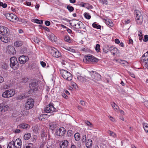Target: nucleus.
<instances>
[{"mask_svg": "<svg viewBox=\"0 0 148 148\" xmlns=\"http://www.w3.org/2000/svg\"><path fill=\"white\" fill-rule=\"evenodd\" d=\"M10 66L13 69L16 70L19 67V64L15 57H11L10 59Z\"/></svg>", "mask_w": 148, "mask_h": 148, "instance_id": "f257e3e1", "label": "nucleus"}, {"mask_svg": "<svg viewBox=\"0 0 148 148\" xmlns=\"http://www.w3.org/2000/svg\"><path fill=\"white\" fill-rule=\"evenodd\" d=\"M60 74L62 77L68 81H71L72 78L71 74L67 71L62 70L60 71Z\"/></svg>", "mask_w": 148, "mask_h": 148, "instance_id": "f03ea898", "label": "nucleus"}, {"mask_svg": "<svg viewBox=\"0 0 148 148\" xmlns=\"http://www.w3.org/2000/svg\"><path fill=\"white\" fill-rule=\"evenodd\" d=\"M134 13L137 24L141 25L143 22V16L141 13L139 11L136 10Z\"/></svg>", "mask_w": 148, "mask_h": 148, "instance_id": "7ed1b4c3", "label": "nucleus"}, {"mask_svg": "<svg viewBox=\"0 0 148 148\" xmlns=\"http://www.w3.org/2000/svg\"><path fill=\"white\" fill-rule=\"evenodd\" d=\"M15 94V91L14 89H10L5 90L2 94L3 97L9 98L14 96Z\"/></svg>", "mask_w": 148, "mask_h": 148, "instance_id": "20e7f679", "label": "nucleus"}, {"mask_svg": "<svg viewBox=\"0 0 148 148\" xmlns=\"http://www.w3.org/2000/svg\"><path fill=\"white\" fill-rule=\"evenodd\" d=\"M50 53L53 57L55 58H58L61 56V54L58 51L53 47L51 48L50 50Z\"/></svg>", "mask_w": 148, "mask_h": 148, "instance_id": "39448f33", "label": "nucleus"}, {"mask_svg": "<svg viewBox=\"0 0 148 148\" xmlns=\"http://www.w3.org/2000/svg\"><path fill=\"white\" fill-rule=\"evenodd\" d=\"M34 101L33 99H28L25 103V108L26 110H29L32 108L34 105Z\"/></svg>", "mask_w": 148, "mask_h": 148, "instance_id": "423d86ee", "label": "nucleus"}, {"mask_svg": "<svg viewBox=\"0 0 148 148\" xmlns=\"http://www.w3.org/2000/svg\"><path fill=\"white\" fill-rule=\"evenodd\" d=\"M92 72L93 73L92 74L91 72L90 73V75L92 78L95 79V80L97 82L101 80V76L99 74L96 73V72H94L93 71Z\"/></svg>", "mask_w": 148, "mask_h": 148, "instance_id": "0eeeda50", "label": "nucleus"}, {"mask_svg": "<svg viewBox=\"0 0 148 148\" xmlns=\"http://www.w3.org/2000/svg\"><path fill=\"white\" fill-rule=\"evenodd\" d=\"M38 85L37 81H35L29 84V87L34 92L37 90Z\"/></svg>", "mask_w": 148, "mask_h": 148, "instance_id": "6e6552de", "label": "nucleus"}, {"mask_svg": "<svg viewBox=\"0 0 148 148\" xmlns=\"http://www.w3.org/2000/svg\"><path fill=\"white\" fill-rule=\"evenodd\" d=\"M56 108H54L52 104H49V105L46 106L45 109V112L47 113L52 112L55 111Z\"/></svg>", "mask_w": 148, "mask_h": 148, "instance_id": "1a4fd4ad", "label": "nucleus"}, {"mask_svg": "<svg viewBox=\"0 0 148 148\" xmlns=\"http://www.w3.org/2000/svg\"><path fill=\"white\" fill-rule=\"evenodd\" d=\"M82 24V23L81 22L76 20H73L72 23H70L71 25H73L74 27L77 29L80 28V25Z\"/></svg>", "mask_w": 148, "mask_h": 148, "instance_id": "9d476101", "label": "nucleus"}, {"mask_svg": "<svg viewBox=\"0 0 148 148\" xmlns=\"http://www.w3.org/2000/svg\"><path fill=\"white\" fill-rule=\"evenodd\" d=\"M18 60L21 64H23L28 60L29 58L27 56L23 55L19 57Z\"/></svg>", "mask_w": 148, "mask_h": 148, "instance_id": "9b49d317", "label": "nucleus"}, {"mask_svg": "<svg viewBox=\"0 0 148 148\" xmlns=\"http://www.w3.org/2000/svg\"><path fill=\"white\" fill-rule=\"evenodd\" d=\"M65 129L63 127H61L57 130L56 133L59 136H62L65 134Z\"/></svg>", "mask_w": 148, "mask_h": 148, "instance_id": "f8f14e48", "label": "nucleus"}, {"mask_svg": "<svg viewBox=\"0 0 148 148\" xmlns=\"http://www.w3.org/2000/svg\"><path fill=\"white\" fill-rule=\"evenodd\" d=\"M8 29L3 26H0V33L2 34L1 35L8 34Z\"/></svg>", "mask_w": 148, "mask_h": 148, "instance_id": "ddd939ff", "label": "nucleus"}, {"mask_svg": "<svg viewBox=\"0 0 148 148\" xmlns=\"http://www.w3.org/2000/svg\"><path fill=\"white\" fill-rule=\"evenodd\" d=\"M13 144L15 145L16 148H21V140L19 138H17L14 142Z\"/></svg>", "mask_w": 148, "mask_h": 148, "instance_id": "4468645a", "label": "nucleus"}, {"mask_svg": "<svg viewBox=\"0 0 148 148\" xmlns=\"http://www.w3.org/2000/svg\"><path fill=\"white\" fill-rule=\"evenodd\" d=\"M9 109V107L8 106H4L3 104H0V112H5Z\"/></svg>", "mask_w": 148, "mask_h": 148, "instance_id": "2eb2a0df", "label": "nucleus"}, {"mask_svg": "<svg viewBox=\"0 0 148 148\" xmlns=\"http://www.w3.org/2000/svg\"><path fill=\"white\" fill-rule=\"evenodd\" d=\"M92 56L90 55L89 56H85L84 59L83 60L84 62L87 63H90L92 59Z\"/></svg>", "mask_w": 148, "mask_h": 148, "instance_id": "dca6fc26", "label": "nucleus"}, {"mask_svg": "<svg viewBox=\"0 0 148 148\" xmlns=\"http://www.w3.org/2000/svg\"><path fill=\"white\" fill-rule=\"evenodd\" d=\"M0 39L1 41L5 43H7L10 40V39L5 35L0 36Z\"/></svg>", "mask_w": 148, "mask_h": 148, "instance_id": "f3484780", "label": "nucleus"}, {"mask_svg": "<svg viewBox=\"0 0 148 148\" xmlns=\"http://www.w3.org/2000/svg\"><path fill=\"white\" fill-rule=\"evenodd\" d=\"M8 51L9 53L10 54L14 55L16 53V52L14 48L11 46H8Z\"/></svg>", "mask_w": 148, "mask_h": 148, "instance_id": "a211bd4d", "label": "nucleus"}, {"mask_svg": "<svg viewBox=\"0 0 148 148\" xmlns=\"http://www.w3.org/2000/svg\"><path fill=\"white\" fill-rule=\"evenodd\" d=\"M109 51L114 55L116 54L118 52V50L117 49L113 47H111L109 48Z\"/></svg>", "mask_w": 148, "mask_h": 148, "instance_id": "6ab92c4d", "label": "nucleus"}, {"mask_svg": "<svg viewBox=\"0 0 148 148\" xmlns=\"http://www.w3.org/2000/svg\"><path fill=\"white\" fill-rule=\"evenodd\" d=\"M14 14L10 13H8L6 14L5 16L8 20L13 22V18Z\"/></svg>", "mask_w": 148, "mask_h": 148, "instance_id": "aec40b11", "label": "nucleus"}, {"mask_svg": "<svg viewBox=\"0 0 148 148\" xmlns=\"http://www.w3.org/2000/svg\"><path fill=\"white\" fill-rule=\"evenodd\" d=\"M62 142L60 148H67L69 144L68 141L67 140H64L62 141Z\"/></svg>", "mask_w": 148, "mask_h": 148, "instance_id": "412c9836", "label": "nucleus"}, {"mask_svg": "<svg viewBox=\"0 0 148 148\" xmlns=\"http://www.w3.org/2000/svg\"><path fill=\"white\" fill-rule=\"evenodd\" d=\"M29 125L28 124L25 123L20 124L17 127L18 128L24 129H27V128H29Z\"/></svg>", "mask_w": 148, "mask_h": 148, "instance_id": "4be33fe9", "label": "nucleus"}, {"mask_svg": "<svg viewBox=\"0 0 148 148\" xmlns=\"http://www.w3.org/2000/svg\"><path fill=\"white\" fill-rule=\"evenodd\" d=\"M92 145V140L90 139H88V142L86 143V146L88 148H90Z\"/></svg>", "mask_w": 148, "mask_h": 148, "instance_id": "5701e85b", "label": "nucleus"}, {"mask_svg": "<svg viewBox=\"0 0 148 148\" xmlns=\"http://www.w3.org/2000/svg\"><path fill=\"white\" fill-rule=\"evenodd\" d=\"M32 22L37 23L38 24H42L43 23V20H40L38 19H34L31 20Z\"/></svg>", "mask_w": 148, "mask_h": 148, "instance_id": "b1692460", "label": "nucleus"}, {"mask_svg": "<svg viewBox=\"0 0 148 148\" xmlns=\"http://www.w3.org/2000/svg\"><path fill=\"white\" fill-rule=\"evenodd\" d=\"M27 110L24 109L20 113L23 116H27L28 115L29 113V111Z\"/></svg>", "mask_w": 148, "mask_h": 148, "instance_id": "393cba45", "label": "nucleus"}, {"mask_svg": "<svg viewBox=\"0 0 148 148\" xmlns=\"http://www.w3.org/2000/svg\"><path fill=\"white\" fill-rule=\"evenodd\" d=\"M23 45L21 41H16L14 43V45L16 47H19Z\"/></svg>", "mask_w": 148, "mask_h": 148, "instance_id": "a878e982", "label": "nucleus"}, {"mask_svg": "<svg viewBox=\"0 0 148 148\" xmlns=\"http://www.w3.org/2000/svg\"><path fill=\"white\" fill-rule=\"evenodd\" d=\"M89 78L90 79L89 82L90 83L93 85H95L96 83H98V82L96 81L95 79H94L93 78H92V77H89Z\"/></svg>", "mask_w": 148, "mask_h": 148, "instance_id": "bb28decb", "label": "nucleus"}, {"mask_svg": "<svg viewBox=\"0 0 148 148\" xmlns=\"http://www.w3.org/2000/svg\"><path fill=\"white\" fill-rule=\"evenodd\" d=\"M14 142L13 141H12L8 145L7 148H14L15 147V145L13 144Z\"/></svg>", "mask_w": 148, "mask_h": 148, "instance_id": "cd10ccee", "label": "nucleus"}, {"mask_svg": "<svg viewBox=\"0 0 148 148\" xmlns=\"http://www.w3.org/2000/svg\"><path fill=\"white\" fill-rule=\"evenodd\" d=\"M31 137V134L30 133H28L25 134L24 136V138L25 140H28Z\"/></svg>", "mask_w": 148, "mask_h": 148, "instance_id": "c85d7f7f", "label": "nucleus"}, {"mask_svg": "<svg viewBox=\"0 0 148 148\" xmlns=\"http://www.w3.org/2000/svg\"><path fill=\"white\" fill-rule=\"evenodd\" d=\"M74 137L76 141H79L80 138L79 134L78 133H75L74 135Z\"/></svg>", "mask_w": 148, "mask_h": 148, "instance_id": "c756f323", "label": "nucleus"}, {"mask_svg": "<svg viewBox=\"0 0 148 148\" xmlns=\"http://www.w3.org/2000/svg\"><path fill=\"white\" fill-rule=\"evenodd\" d=\"M92 59L90 63H96L98 61V59L95 57L94 56H92Z\"/></svg>", "mask_w": 148, "mask_h": 148, "instance_id": "7c9ffc66", "label": "nucleus"}, {"mask_svg": "<svg viewBox=\"0 0 148 148\" xmlns=\"http://www.w3.org/2000/svg\"><path fill=\"white\" fill-rule=\"evenodd\" d=\"M106 24L112 27L113 25V24L112 22L110 20H106Z\"/></svg>", "mask_w": 148, "mask_h": 148, "instance_id": "2f4dec72", "label": "nucleus"}, {"mask_svg": "<svg viewBox=\"0 0 148 148\" xmlns=\"http://www.w3.org/2000/svg\"><path fill=\"white\" fill-rule=\"evenodd\" d=\"M143 127L145 131L146 132H148V124L144 123L143 124Z\"/></svg>", "mask_w": 148, "mask_h": 148, "instance_id": "473e14b6", "label": "nucleus"}, {"mask_svg": "<svg viewBox=\"0 0 148 148\" xmlns=\"http://www.w3.org/2000/svg\"><path fill=\"white\" fill-rule=\"evenodd\" d=\"M112 106L114 108L115 110H117L119 109V106L114 102L111 104Z\"/></svg>", "mask_w": 148, "mask_h": 148, "instance_id": "72a5a7b5", "label": "nucleus"}, {"mask_svg": "<svg viewBox=\"0 0 148 148\" xmlns=\"http://www.w3.org/2000/svg\"><path fill=\"white\" fill-rule=\"evenodd\" d=\"M108 133L110 134V136H112L114 138L116 137V134L113 132L109 130L108 131Z\"/></svg>", "mask_w": 148, "mask_h": 148, "instance_id": "f704fd0d", "label": "nucleus"}, {"mask_svg": "<svg viewBox=\"0 0 148 148\" xmlns=\"http://www.w3.org/2000/svg\"><path fill=\"white\" fill-rule=\"evenodd\" d=\"M64 40L66 42H71V41L70 37L67 35H66L65 36Z\"/></svg>", "mask_w": 148, "mask_h": 148, "instance_id": "c9c22d12", "label": "nucleus"}, {"mask_svg": "<svg viewBox=\"0 0 148 148\" xmlns=\"http://www.w3.org/2000/svg\"><path fill=\"white\" fill-rule=\"evenodd\" d=\"M47 115V114H42L39 117V120H42V119H45L46 118Z\"/></svg>", "mask_w": 148, "mask_h": 148, "instance_id": "e433bc0d", "label": "nucleus"}, {"mask_svg": "<svg viewBox=\"0 0 148 148\" xmlns=\"http://www.w3.org/2000/svg\"><path fill=\"white\" fill-rule=\"evenodd\" d=\"M148 56H147L145 57L144 56H142L141 59V61L142 62H145L147 61V62L148 61Z\"/></svg>", "mask_w": 148, "mask_h": 148, "instance_id": "4c0bfd02", "label": "nucleus"}, {"mask_svg": "<svg viewBox=\"0 0 148 148\" xmlns=\"http://www.w3.org/2000/svg\"><path fill=\"white\" fill-rule=\"evenodd\" d=\"M66 8L70 12H72L74 10V8L69 5H67Z\"/></svg>", "mask_w": 148, "mask_h": 148, "instance_id": "58836bf2", "label": "nucleus"}, {"mask_svg": "<svg viewBox=\"0 0 148 148\" xmlns=\"http://www.w3.org/2000/svg\"><path fill=\"white\" fill-rule=\"evenodd\" d=\"M81 140L83 143H86V135H84L83 136L81 139Z\"/></svg>", "mask_w": 148, "mask_h": 148, "instance_id": "ea45409f", "label": "nucleus"}, {"mask_svg": "<svg viewBox=\"0 0 148 148\" xmlns=\"http://www.w3.org/2000/svg\"><path fill=\"white\" fill-rule=\"evenodd\" d=\"M28 80V78L24 77H23L21 79V82L23 83H26Z\"/></svg>", "mask_w": 148, "mask_h": 148, "instance_id": "a19ab883", "label": "nucleus"}, {"mask_svg": "<svg viewBox=\"0 0 148 148\" xmlns=\"http://www.w3.org/2000/svg\"><path fill=\"white\" fill-rule=\"evenodd\" d=\"M77 79L82 82H84L85 80V78L80 76H79L77 77Z\"/></svg>", "mask_w": 148, "mask_h": 148, "instance_id": "79ce46f5", "label": "nucleus"}, {"mask_svg": "<svg viewBox=\"0 0 148 148\" xmlns=\"http://www.w3.org/2000/svg\"><path fill=\"white\" fill-rule=\"evenodd\" d=\"M92 26L93 27L96 28L97 29H100L101 28V26L100 25H97L95 23H93L92 24Z\"/></svg>", "mask_w": 148, "mask_h": 148, "instance_id": "37998d69", "label": "nucleus"}, {"mask_svg": "<svg viewBox=\"0 0 148 148\" xmlns=\"http://www.w3.org/2000/svg\"><path fill=\"white\" fill-rule=\"evenodd\" d=\"M73 135V132L72 130H69L68 131L67 135L69 137Z\"/></svg>", "mask_w": 148, "mask_h": 148, "instance_id": "c03bdc74", "label": "nucleus"}, {"mask_svg": "<svg viewBox=\"0 0 148 148\" xmlns=\"http://www.w3.org/2000/svg\"><path fill=\"white\" fill-rule=\"evenodd\" d=\"M84 16L86 18L88 19H90L91 18V16L89 14L87 13H84Z\"/></svg>", "mask_w": 148, "mask_h": 148, "instance_id": "a18cd8bd", "label": "nucleus"}, {"mask_svg": "<svg viewBox=\"0 0 148 148\" xmlns=\"http://www.w3.org/2000/svg\"><path fill=\"white\" fill-rule=\"evenodd\" d=\"M45 132L44 131V130L43 129H42L41 133V137L42 138H43L45 136Z\"/></svg>", "mask_w": 148, "mask_h": 148, "instance_id": "49530a36", "label": "nucleus"}, {"mask_svg": "<svg viewBox=\"0 0 148 148\" xmlns=\"http://www.w3.org/2000/svg\"><path fill=\"white\" fill-rule=\"evenodd\" d=\"M100 1L103 5H107L108 1L106 0H100Z\"/></svg>", "mask_w": 148, "mask_h": 148, "instance_id": "de8ad7c7", "label": "nucleus"}, {"mask_svg": "<svg viewBox=\"0 0 148 148\" xmlns=\"http://www.w3.org/2000/svg\"><path fill=\"white\" fill-rule=\"evenodd\" d=\"M100 45L99 44H97L95 47V50L97 52H99L100 49Z\"/></svg>", "mask_w": 148, "mask_h": 148, "instance_id": "09e8293b", "label": "nucleus"}, {"mask_svg": "<svg viewBox=\"0 0 148 148\" xmlns=\"http://www.w3.org/2000/svg\"><path fill=\"white\" fill-rule=\"evenodd\" d=\"M0 6H2L3 8H6L7 6V5L6 3H3L1 2L0 1Z\"/></svg>", "mask_w": 148, "mask_h": 148, "instance_id": "8fccbe9b", "label": "nucleus"}, {"mask_svg": "<svg viewBox=\"0 0 148 148\" xmlns=\"http://www.w3.org/2000/svg\"><path fill=\"white\" fill-rule=\"evenodd\" d=\"M33 40L36 43H38L40 42L39 39L37 37H34Z\"/></svg>", "mask_w": 148, "mask_h": 148, "instance_id": "3c124183", "label": "nucleus"}, {"mask_svg": "<svg viewBox=\"0 0 148 148\" xmlns=\"http://www.w3.org/2000/svg\"><path fill=\"white\" fill-rule=\"evenodd\" d=\"M148 40V35H146L144 36L143 41L145 42H146Z\"/></svg>", "mask_w": 148, "mask_h": 148, "instance_id": "603ef678", "label": "nucleus"}, {"mask_svg": "<svg viewBox=\"0 0 148 148\" xmlns=\"http://www.w3.org/2000/svg\"><path fill=\"white\" fill-rule=\"evenodd\" d=\"M24 96H23L22 95H20L18 96L17 97L18 99H24Z\"/></svg>", "mask_w": 148, "mask_h": 148, "instance_id": "864d4df0", "label": "nucleus"}, {"mask_svg": "<svg viewBox=\"0 0 148 148\" xmlns=\"http://www.w3.org/2000/svg\"><path fill=\"white\" fill-rule=\"evenodd\" d=\"M31 145H32V143H29V144H28V145H26L25 146V148H36L35 147H31Z\"/></svg>", "mask_w": 148, "mask_h": 148, "instance_id": "5fc2aeb1", "label": "nucleus"}, {"mask_svg": "<svg viewBox=\"0 0 148 148\" xmlns=\"http://www.w3.org/2000/svg\"><path fill=\"white\" fill-rule=\"evenodd\" d=\"M45 24L46 26H49L50 25V22L49 21H45Z\"/></svg>", "mask_w": 148, "mask_h": 148, "instance_id": "6e6d98bb", "label": "nucleus"}, {"mask_svg": "<svg viewBox=\"0 0 148 148\" xmlns=\"http://www.w3.org/2000/svg\"><path fill=\"white\" fill-rule=\"evenodd\" d=\"M62 97L66 99H67L68 97L66 94L65 93H62Z\"/></svg>", "mask_w": 148, "mask_h": 148, "instance_id": "4d7b16f0", "label": "nucleus"}, {"mask_svg": "<svg viewBox=\"0 0 148 148\" xmlns=\"http://www.w3.org/2000/svg\"><path fill=\"white\" fill-rule=\"evenodd\" d=\"M3 88L6 89L8 88V87H9V86H8V85L5 84H3Z\"/></svg>", "mask_w": 148, "mask_h": 148, "instance_id": "13d9d810", "label": "nucleus"}, {"mask_svg": "<svg viewBox=\"0 0 148 148\" xmlns=\"http://www.w3.org/2000/svg\"><path fill=\"white\" fill-rule=\"evenodd\" d=\"M40 63L41 65L43 67H45V66L46 65V64L45 62H44L43 61H41V62H40Z\"/></svg>", "mask_w": 148, "mask_h": 148, "instance_id": "bf43d9fd", "label": "nucleus"}, {"mask_svg": "<svg viewBox=\"0 0 148 148\" xmlns=\"http://www.w3.org/2000/svg\"><path fill=\"white\" fill-rule=\"evenodd\" d=\"M86 124L88 126H90V127H92V125L91 123L89 121L86 122Z\"/></svg>", "mask_w": 148, "mask_h": 148, "instance_id": "052dcab7", "label": "nucleus"}, {"mask_svg": "<svg viewBox=\"0 0 148 148\" xmlns=\"http://www.w3.org/2000/svg\"><path fill=\"white\" fill-rule=\"evenodd\" d=\"M103 51L105 53L108 52L109 50V49H107L106 47H105V48L103 49Z\"/></svg>", "mask_w": 148, "mask_h": 148, "instance_id": "680f3d73", "label": "nucleus"}, {"mask_svg": "<svg viewBox=\"0 0 148 148\" xmlns=\"http://www.w3.org/2000/svg\"><path fill=\"white\" fill-rule=\"evenodd\" d=\"M21 22L23 23H26L27 22V21L25 19H22L21 20Z\"/></svg>", "mask_w": 148, "mask_h": 148, "instance_id": "e2e57ef3", "label": "nucleus"}, {"mask_svg": "<svg viewBox=\"0 0 148 148\" xmlns=\"http://www.w3.org/2000/svg\"><path fill=\"white\" fill-rule=\"evenodd\" d=\"M42 27L45 30L48 32L49 31V29L47 27Z\"/></svg>", "mask_w": 148, "mask_h": 148, "instance_id": "0e129e2a", "label": "nucleus"}, {"mask_svg": "<svg viewBox=\"0 0 148 148\" xmlns=\"http://www.w3.org/2000/svg\"><path fill=\"white\" fill-rule=\"evenodd\" d=\"M72 86L74 88H76L77 86V84L74 82L72 83Z\"/></svg>", "mask_w": 148, "mask_h": 148, "instance_id": "69168bd1", "label": "nucleus"}, {"mask_svg": "<svg viewBox=\"0 0 148 148\" xmlns=\"http://www.w3.org/2000/svg\"><path fill=\"white\" fill-rule=\"evenodd\" d=\"M21 131L20 130L18 129H16L15 130L14 132L16 133H18L20 132Z\"/></svg>", "mask_w": 148, "mask_h": 148, "instance_id": "338daca9", "label": "nucleus"}, {"mask_svg": "<svg viewBox=\"0 0 148 148\" xmlns=\"http://www.w3.org/2000/svg\"><path fill=\"white\" fill-rule=\"evenodd\" d=\"M145 67H146V68L148 69V61L145 62Z\"/></svg>", "mask_w": 148, "mask_h": 148, "instance_id": "774afa93", "label": "nucleus"}]
</instances>
